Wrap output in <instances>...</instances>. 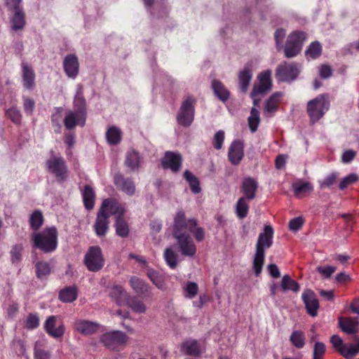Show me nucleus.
<instances>
[{
  "label": "nucleus",
  "mask_w": 359,
  "mask_h": 359,
  "mask_svg": "<svg viewBox=\"0 0 359 359\" xmlns=\"http://www.w3.org/2000/svg\"><path fill=\"white\" fill-rule=\"evenodd\" d=\"M189 233H192L197 242L205 238L204 229L198 226V221L194 219H187L183 210L177 212L172 226V235L177 240L182 255L194 257L196 253V246Z\"/></svg>",
  "instance_id": "f257e3e1"
},
{
  "label": "nucleus",
  "mask_w": 359,
  "mask_h": 359,
  "mask_svg": "<svg viewBox=\"0 0 359 359\" xmlns=\"http://www.w3.org/2000/svg\"><path fill=\"white\" fill-rule=\"evenodd\" d=\"M58 232L55 226L45 228L42 231L31 235L32 247L44 253L54 252L57 248Z\"/></svg>",
  "instance_id": "f03ea898"
},
{
  "label": "nucleus",
  "mask_w": 359,
  "mask_h": 359,
  "mask_svg": "<svg viewBox=\"0 0 359 359\" xmlns=\"http://www.w3.org/2000/svg\"><path fill=\"white\" fill-rule=\"evenodd\" d=\"M273 229L271 226H265L264 231L259 233L256 245V252L253 259V269L257 276L262 272L264 262V250L273 244Z\"/></svg>",
  "instance_id": "7ed1b4c3"
},
{
  "label": "nucleus",
  "mask_w": 359,
  "mask_h": 359,
  "mask_svg": "<svg viewBox=\"0 0 359 359\" xmlns=\"http://www.w3.org/2000/svg\"><path fill=\"white\" fill-rule=\"evenodd\" d=\"M47 171L54 175L57 182H65L69 175L68 168L65 158L57 154L53 150L50 151V157L46 160Z\"/></svg>",
  "instance_id": "20e7f679"
},
{
  "label": "nucleus",
  "mask_w": 359,
  "mask_h": 359,
  "mask_svg": "<svg viewBox=\"0 0 359 359\" xmlns=\"http://www.w3.org/2000/svg\"><path fill=\"white\" fill-rule=\"evenodd\" d=\"M330 101L327 94H321L307 103L306 111L310 122L315 123L318 121L329 109Z\"/></svg>",
  "instance_id": "39448f33"
},
{
  "label": "nucleus",
  "mask_w": 359,
  "mask_h": 359,
  "mask_svg": "<svg viewBox=\"0 0 359 359\" xmlns=\"http://www.w3.org/2000/svg\"><path fill=\"white\" fill-rule=\"evenodd\" d=\"M306 37L307 34L305 32L299 30L292 32L287 36L283 47L285 57L292 58L298 55L302 50Z\"/></svg>",
  "instance_id": "423d86ee"
},
{
  "label": "nucleus",
  "mask_w": 359,
  "mask_h": 359,
  "mask_svg": "<svg viewBox=\"0 0 359 359\" xmlns=\"http://www.w3.org/2000/svg\"><path fill=\"white\" fill-rule=\"evenodd\" d=\"M128 339V336L121 331L108 332L104 333L100 337L101 343L106 348L116 351L123 350Z\"/></svg>",
  "instance_id": "0eeeda50"
},
{
  "label": "nucleus",
  "mask_w": 359,
  "mask_h": 359,
  "mask_svg": "<svg viewBox=\"0 0 359 359\" xmlns=\"http://www.w3.org/2000/svg\"><path fill=\"white\" fill-rule=\"evenodd\" d=\"M83 263L88 271L97 272L104 265V258L100 247L90 246L85 255Z\"/></svg>",
  "instance_id": "6e6552de"
},
{
  "label": "nucleus",
  "mask_w": 359,
  "mask_h": 359,
  "mask_svg": "<svg viewBox=\"0 0 359 359\" xmlns=\"http://www.w3.org/2000/svg\"><path fill=\"white\" fill-rule=\"evenodd\" d=\"M196 100L193 96H188L182 102L177 115L178 123L182 126H189L194 119Z\"/></svg>",
  "instance_id": "1a4fd4ad"
},
{
  "label": "nucleus",
  "mask_w": 359,
  "mask_h": 359,
  "mask_svg": "<svg viewBox=\"0 0 359 359\" xmlns=\"http://www.w3.org/2000/svg\"><path fill=\"white\" fill-rule=\"evenodd\" d=\"M299 68L295 62H281L276 69V77L280 82H291L299 76Z\"/></svg>",
  "instance_id": "9d476101"
},
{
  "label": "nucleus",
  "mask_w": 359,
  "mask_h": 359,
  "mask_svg": "<svg viewBox=\"0 0 359 359\" xmlns=\"http://www.w3.org/2000/svg\"><path fill=\"white\" fill-rule=\"evenodd\" d=\"M271 74L272 72L270 69L263 71L258 74L257 83H255L252 88L253 95H264L272 89Z\"/></svg>",
  "instance_id": "9b49d317"
},
{
  "label": "nucleus",
  "mask_w": 359,
  "mask_h": 359,
  "mask_svg": "<svg viewBox=\"0 0 359 359\" xmlns=\"http://www.w3.org/2000/svg\"><path fill=\"white\" fill-rule=\"evenodd\" d=\"M99 210L101 211L103 210L104 213L109 214V217L111 215H115V217H123L126 212L125 205L121 203L114 198L104 199Z\"/></svg>",
  "instance_id": "f8f14e48"
},
{
  "label": "nucleus",
  "mask_w": 359,
  "mask_h": 359,
  "mask_svg": "<svg viewBox=\"0 0 359 359\" xmlns=\"http://www.w3.org/2000/svg\"><path fill=\"white\" fill-rule=\"evenodd\" d=\"M43 327L46 333L52 337L60 338L65 334V327L58 316H49L46 320Z\"/></svg>",
  "instance_id": "ddd939ff"
},
{
  "label": "nucleus",
  "mask_w": 359,
  "mask_h": 359,
  "mask_svg": "<svg viewBox=\"0 0 359 359\" xmlns=\"http://www.w3.org/2000/svg\"><path fill=\"white\" fill-rule=\"evenodd\" d=\"M116 189L128 196H133L136 191L135 184L132 178L126 177L121 172H116L113 177Z\"/></svg>",
  "instance_id": "4468645a"
},
{
  "label": "nucleus",
  "mask_w": 359,
  "mask_h": 359,
  "mask_svg": "<svg viewBox=\"0 0 359 359\" xmlns=\"http://www.w3.org/2000/svg\"><path fill=\"white\" fill-rule=\"evenodd\" d=\"M161 165L164 169H169L172 172H178L182 165V156L180 153L166 151L161 159Z\"/></svg>",
  "instance_id": "2eb2a0df"
},
{
  "label": "nucleus",
  "mask_w": 359,
  "mask_h": 359,
  "mask_svg": "<svg viewBox=\"0 0 359 359\" xmlns=\"http://www.w3.org/2000/svg\"><path fill=\"white\" fill-rule=\"evenodd\" d=\"M302 300L307 313L312 317L316 316L320 305L315 292L310 289L305 290L302 293Z\"/></svg>",
  "instance_id": "dca6fc26"
},
{
  "label": "nucleus",
  "mask_w": 359,
  "mask_h": 359,
  "mask_svg": "<svg viewBox=\"0 0 359 359\" xmlns=\"http://www.w3.org/2000/svg\"><path fill=\"white\" fill-rule=\"evenodd\" d=\"M109 228V214L98 210L93 225L94 231L99 237L105 236Z\"/></svg>",
  "instance_id": "f3484780"
},
{
  "label": "nucleus",
  "mask_w": 359,
  "mask_h": 359,
  "mask_svg": "<svg viewBox=\"0 0 359 359\" xmlns=\"http://www.w3.org/2000/svg\"><path fill=\"white\" fill-rule=\"evenodd\" d=\"M257 189L258 182L255 179L245 177L241 186V192L243 194L241 197L252 201L255 198Z\"/></svg>",
  "instance_id": "a211bd4d"
},
{
  "label": "nucleus",
  "mask_w": 359,
  "mask_h": 359,
  "mask_svg": "<svg viewBox=\"0 0 359 359\" xmlns=\"http://www.w3.org/2000/svg\"><path fill=\"white\" fill-rule=\"evenodd\" d=\"M284 94L282 92H275L272 93L264 103V112L269 116H272L279 109L282 103Z\"/></svg>",
  "instance_id": "6ab92c4d"
},
{
  "label": "nucleus",
  "mask_w": 359,
  "mask_h": 359,
  "mask_svg": "<svg viewBox=\"0 0 359 359\" xmlns=\"http://www.w3.org/2000/svg\"><path fill=\"white\" fill-rule=\"evenodd\" d=\"M63 68L67 76L75 79L79 74V62L75 54H68L63 60Z\"/></svg>",
  "instance_id": "aec40b11"
},
{
  "label": "nucleus",
  "mask_w": 359,
  "mask_h": 359,
  "mask_svg": "<svg viewBox=\"0 0 359 359\" xmlns=\"http://www.w3.org/2000/svg\"><path fill=\"white\" fill-rule=\"evenodd\" d=\"M7 8L13 14L11 20L12 29L15 31L22 29L25 25V14L21 4L15 7L8 6Z\"/></svg>",
  "instance_id": "412c9836"
},
{
  "label": "nucleus",
  "mask_w": 359,
  "mask_h": 359,
  "mask_svg": "<svg viewBox=\"0 0 359 359\" xmlns=\"http://www.w3.org/2000/svg\"><path fill=\"white\" fill-rule=\"evenodd\" d=\"M244 156L243 143L240 140H234L229 147L228 158L233 165H238Z\"/></svg>",
  "instance_id": "4be33fe9"
},
{
  "label": "nucleus",
  "mask_w": 359,
  "mask_h": 359,
  "mask_svg": "<svg viewBox=\"0 0 359 359\" xmlns=\"http://www.w3.org/2000/svg\"><path fill=\"white\" fill-rule=\"evenodd\" d=\"M238 85L241 90L245 93L252 78V62H248L238 75Z\"/></svg>",
  "instance_id": "5701e85b"
},
{
  "label": "nucleus",
  "mask_w": 359,
  "mask_h": 359,
  "mask_svg": "<svg viewBox=\"0 0 359 359\" xmlns=\"http://www.w3.org/2000/svg\"><path fill=\"white\" fill-rule=\"evenodd\" d=\"M99 327V324L96 323L81 319L76 320L74 325L75 330L83 335H90L95 333Z\"/></svg>",
  "instance_id": "b1692460"
},
{
  "label": "nucleus",
  "mask_w": 359,
  "mask_h": 359,
  "mask_svg": "<svg viewBox=\"0 0 359 359\" xmlns=\"http://www.w3.org/2000/svg\"><path fill=\"white\" fill-rule=\"evenodd\" d=\"M84 116L74 111H69L67 112L64 118V125L67 130L74 128L77 125L83 126L86 122Z\"/></svg>",
  "instance_id": "393cba45"
},
{
  "label": "nucleus",
  "mask_w": 359,
  "mask_h": 359,
  "mask_svg": "<svg viewBox=\"0 0 359 359\" xmlns=\"http://www.w3.org/2000/svg\"><path fill=\"white\" fill-rule=\"evenodd\" d=\"M22 85L28 90H33L35 87V73L32 67L26 62H22Z\"/></svg>",
  "instance_id": "a878e982"
},
{
  "label": "nucleus",
  "mask_w": 359,
  "mask_h": 359,
  "mask_svg": "<svg viewBox=\"0 0 359 359\" xmlns=\"http://www.w3.org/2000/svg\"><path fill=\"white\" fill-rule=\"evenodd\" d=\"M339 325L344 332L348 334H354L359 331V321L356 318L340 317Z\"/></svg>",
  "instance_id": "bb28decb"
},
{
  "label": "nucleus",
  "mask_w": 359,
  "mask_h": 359,
  "mask_svg": "<svg viewBox=\"0 0 359 359\" xmlns=\"http://www.w3.org/2000/svg\"><path fill=\"white\" fill-rule=\"evenodd\" d=\"M181 351L184 355L198 357L203 352L201 344L195 339H188L181 344Z\"/></svg>",
  "instance_id": "cd10ccee"
},
{
  "label": "nucleus",
  "mask_w": 359,
  "mask_h": 359,
  "mask_svg": "<svg viewBox=\"0 0 359 359\" xmlns=\"http://www.w3.org/2000/svg\"><path fill=\"white\" fill-rule=\"evenodd\" d=\"M109 296L117 305L123 306L126 305L130 294L126 291L123 286L115 285L111 288Z\"/></svg>",
  "instance_id": "c85d7f7f"
},
{
  "label": "nucleus",
  "mask_w": 359,
  "mask_h": 359,
  "mask_svg": "<svg viewBox=\"0 0 359 359\" xmlns=\"http://www.w3.org/2000/svg\"><path fill=\"white\" fill-rule=\"evenodd\" d=\"M73 104L74 111L86 117V102L83 96V87L81 85L78 86Z\"/></svg>",
  "instance_id": "c756f323"
},
{
  "label": "nucleus",
  "mask_w": 359,
  "mask_h": 359,
  "mask_svg": "<svg viewBox=\"0 0 359 359\" xmlns=\"http://www.w3.org/2000/svg\"><path fill=\"white\" fill-rule=\"evenodd\" d=\"M215 95L222 102H226L230 97V92L219 80L214 79L211 83Z\"/></svg>",
  "instance_id": "7c9ffc66"
},
{
  "label": "nucleus",
  "mask_w": 359,
  "mask_h": 359,
  "mask_svg": "<svg viewBox=\"0 0 359 359\" xmlns=\"http://www.w3.org/2000/svg\"><path fill=\"white\" fill-rule=\"evenodd\" d=\"M114 228L116 235L119 237L124 238L129 236L130 226L124 216L115 217Z\"/></svg>",
  "instance_id": "2f4dec72"
},
{
  "label": "nucleus",
  "mask_w": 359,
  "mask_h": 359,
  "mask_svg": "<svg viewBox=\"0 0 359 359\" xmlns=\"http://www.w3.org/2000/svg\"><path fill=\"white\" fill-rule=\"evenodd\" d=\"M82 198L84 207L88 210L94 208L95 202V192L90 185H85L82 190Z\"/></svg>",
  "instance_id": "473e14b6"
},
{
  "label": "nucleus",
  "mask_w": 359,
  "mask_h": 359,
  "mask_svg": "<svg viewBox=\"0 0 359 359\" xmlns=\"http://www.w3.org/2000/svg\"><path fill=\"white\" fill-rule=\"evenodd\" d=\"M129 284L137 294H147L150 292V286L137 276H132L129 280Z\"/></svg>",
  "instance_id": "72a5a7b5"
},
{
  "label": "nucleus",
  "mask_w": 359,
  "mask_h": 359,
  "mask_svg": "<svg viewBox=\"0 0 359 359\" xmlns=\"http://www.w3.org/2000/svg\"><path fill=\"white\" fill-rule=\"evenodd\" d=\"M292 187L294 196L299 198L308 196L313 190L312 184L309 182H298L293 184Z\"/></svg>",
  "instance_id": "f704fd0d"
},
{
  "label": "nucleus",
  "mask_w": 359,
  "mask_h": 359,
  "mask_svg": "<svg viewBox=\"0 0 359 359\" xmlns=\"http://www.w3.org/2000/svg\"><path fill=\"white\" fill-rule=\"evenodd\" d=\"M126 305L137 313H144L147 311V306L137 296L130 295Z\"/></svg>",
  "instance_id": "c9c22d12"
},
{
  "label": "nucleus",
  "mask_w": 359,
  "mask_h": 359,
  "mask_svg": "<svg viewBox=\"0 0 359 359\" xmlns=\"http://www.w3.org/2000/svg\"><path fill=\"white\" fill-rule=\"evenodd\" d=\"M250 200L242 197L238 200L235 205V212L238 219H243L248 216L250 209Z\"/></svg>",
  "instance_id": "e433bc0d"
},
{
  "label": "nucleus",
  "mask_w": 359,
  "mask_h": 359,
  "mask_svg": "<svg viewBox=\"0 0 359 359\" xmlns=\"http://www.w3.org/2000/svg\"><path fill=\"white\" fill-rule=\"evenodd\" d=\"M106 138L110 145H117L121 141L122 132L115 126H110L106 132Z\"/></svg>",
  "instance_id": "4c0bfd02"
},
{
  "label": "nucleus",
  "mask_w": 359,
  "mask_h": 359,
  "mask_svg": "<svg viewBox=\"0 0 359 359\" xmlns=\"http://www.w3.org/2000/svg\"><path fill=\"white\" fill-rule=\"evenodd\" d=\"M141 163L140 154L134 149L128 151L126 154L125 164L132 170L139 168Z\"/></svg>",
  "instance_id": "58836bf2"
},
{
  "label": "nucleus",
  "mask_w": 359,
  "mask_h": 359,
  "mask_svg": "<svg viewBox=\"0 0 359 359\" xmlns=\"http://www.w3.org/2000/svg\"><path fill=\"white\" fill-rule=\"evenodd\" d=\"M78 291L76 287H66L59 292V299L65 303L73 302L76 299Z\"/></svg>",
  "instance_id": "ea45409f"
},
{
  "label": "nucleus",
  "mask_w": 359,
  "mask_h": 359,
  "mask_svg": "<svg viewBox=\"0 0 359 359\" xmlns=\"http://www.w3.org/2000/svg\"><path fill=\"white\" fill-rule=\"evenodd\" d=\"M280 288L281 290L283 292L291 290L294 292H297L300 290V285L296 280H293L289 275H285L281 280Z\"/></svg>",
  "instance_id": "a19ab883"
},
{
  "label": "nucleus",
  "mask_w": 359,
  "mask_h": 359,
  "mask_svg": "<svg viewBox=\"0 0 359 359\" xmlns=\"http://www.w3.org/2000/svg\"><path fill=\"white\" fill-rule=\"evenodd\" d=\"M184 177L189 183L190 189L193 194H198L201 191L198 179L189 170H186L184 172Z\"/></svg>",
  "instance_id": "79ce46f5"
},
{
  "label": "nucleus",
  "mask_w": 359,
  "mask_h": 359,
  "mask_svg": "<svg viewBox=\"0 0 359 359\" xmlns=\"http://www.w3.org/2000/svg\"><path fill=\"white\" fill-rule=\"evenodd\" d=\"M43 216L41 210H36L30 215L29 223L30 228L34 231H38L43 224Z\"/></svg>",
  "instance_id": "37998d69"
},
{
  "label": "nucleus",
  "mask_w": 359,
  "mask_h": 359,
  "mask_svg": "<svg viewBox=\"0 0 359 359\" xmlns=\"http://www.w3.org/2000/svg\"><path fill=\"white\" fill-rule=\"evenodd\" d=\"M291 344L297 348H302L305 345L306 337L302 330H294L290 337Z\"/></svg>",
  "instance_id": "c03bdc74"
},
{
  "label": "nucleus",
  "mask_w": 359,
  "mask_h": 359,
  "mask_svg": "<svg viewBox=\"0 0 359 359\" xmlns=\"http://www.w3.org/2000/svg\"><path fill=\"white\" fill-rule=\"evenodd\" d=\"M147 276L158 288L163 289L164 287V278L159 272L153 269L148 268L147 269Z\"/></svg>",
  "instance_id": "a18cd8bd"
},
{
  "label": "nucleus",
  "mask_w": 359,
  "mask_h": 359,
  "mask_svg": "<svg viewBox=\"0 0 359 359\" xmlns=\"http://www.w3.org/2000/svg\"><path fill=\"white\" fill-rule=\"evenodd\" d=\"M45 342L43 340L36 341L34 348V359H50V353L45 351Z\"/></svg>",
  "instance_id": "49530a36"
},
{
  "label": "nucleus",
  "mask_w": 359,
  "mask_h": 359,
  "mask_svg": "<svg viewBox=\"0 0 359 359\" xmlns=\"http://www.w3.org/2000/svg\"><path fill=\"white\" fill-rule=\"evenodd\" d=\"M322 54V46L318 41L312 42L305 51L307 58L317 59Z\"/></svg>",
  "instance_id": "de8ad7c7"
},
{
  "label": "nucleus",
  "mask_w": 359,
  "mask_h": 359,
  "mask_svg": "<svg viewBox=\"0 0 359 359\" xmlns=\"http://www.w3.org/2000/svg\"><path fill=\"white\" fill-rule=\"evenodd\" d=\"M23 246L22 244H15L10 251L11 261L13 264H18L22 259Z\"/></svg>",
  "instance_id": "09e8293b"
},
{
  "label": "nucleus",
  "mask_w": 359,
  "mask_h": 359,
  "mask_svg": "<svg viewBox=\"0 0 359 359\" xmlns=\"http://www.w3.org/2000/svg\"><path fill=\"white\" fill-rule=\"evenodd\" d=\"M35 269L36 276L39 279H41L50 273V264L46 262H37L35 264Z\"/></svg>",
  "instance_id": "8fccbe9b"
},
{
  "label": "nucleus",
  "mask_w": 359,
  "mask_h": 359,
  "mask_svg": "<svg viewBox=\"0 0 359 359\" xmlns=\"http://www.w3.org/2000/svg\"><path fill=\"white\" fill-rule=\"evenodd\" d=\"M177 254L171 248H166L164 251V258L170 268L174 269L177 266Z\"/></svg>",
  "instance_id": "3c124183"
},
{
  "label": "nucleus",
  "mask_w": 359,
  "mask_h": 359,
  "mask_svg": "<svg viewBox=\"0 0 359 359\" xmlns=\"http://www.w3.org/2000/svg\"><path fill=\"white\" fill-rule=\"evenodd\" d=\"M248 125L250 130L254 133L257 130L260 122L259 112L257 108L252 107L250 110V116L248 118Z\"/></svg>",
  "instance_id": "603ef678"
},
{
  "label": "nucleus",
  "mask_w": 359,
  "mask_h": 359,
  "mask_svg": "<svg viewBox=\"0 0 359 359\" xmlns=\"http://www.w3.org/2000/svg\"><path fill=\"white\" fill-rule=\"evenodd\" d=\"M359 353V339L355 344H350L346 345L341 355L346 359H352L357 353Z\"/></svg>",
  "instance_id": "864d4df0"
},
{
  "label": "nucleus",
  "mask_w": 359,
  "mask_h": 359,
  "mask_svg": "<svg viewBox=\"0 0 359 359\" xmlns=\"http://www.w3.org/2000/svg\"><path fill=\"white\" fill-rule=\"evenodd\" d=\"M39 326V317L36 313H29L25 321V327L27 330H34Z\"/></svg>",
  "instance_id": "5fc2aeb1"
},
{
  "label": "nucleus",
  "mask_w": 359,
  "mask_h": 359,
  "mask_svg": "<svg viewBox=\"0 0 359 359\" xmlns=\"http://www.w3.org/2000/svg\"><path fill=\"white\" fill-rule=\"evenodd\" d=\"M6 114L13 123L16 125H20L21 123L22 115L16 107H13L8 109L6 111Z\"/></svg>",
  "instance_id": "6e6d98bb"
},
{
  "label": "nucleus",
  "mask_w": 359,
  "mask_h": 359,
  "mask_svg": "<svg viewBox=\"0 0 359 359\" xmlns=\"http://www.w3.org/2000/svg\"><path fill=\"white\" fill-rule=\"evenodd\" d=\"M184 297L189 299H193L197 294L198 291V285L194 282H188L184 288Z\"/></svg>",
  "instance_id": "4d7b16f0"
},
{
  "label": "nucleus",
  "mask_w": 359,
  "mask_h": 359,
  "mask_svg": "<svg viewBox=\"0 0 359 359\" xmlns=\"http://www.w3.org/2000/svg\"><path fill=\"white\" fill-rule=\"evenodd\" d=\"M358 180V176L355 173H351L346 177H344L339 183V188L344 190L348 186L354 184Z\"/></svg>",
  "instance_id": "13d9d810"
},
{
  "label": "nucleus",
  "mask_w": 359,
  "mask_h": 359,
  "mask_svg": "<svg viewBox=\"0 0 359 359\" xmlns=\"http://www.w3.org/2000/svg\"><path fill=\"white\" fill-rule=\"evenodd\" d=\"M225 134L224 130H219L217 131L213 137L212 139V145L213 147L219 150L222 148L223 143L224 141Z\"/></svg>",
  "instance_id": "bf43d9fd"
},
{
  "label": "nucleus",
  "mask_w": 359,
  "mask_h": 359,
  "mask_svg": "<svg viewBox=\"0 0 359 359\" xmlns=\"http://www.w3.org/2000/svg\"><path fill=\"white\" fill-rule=\"evenodd\" d=\"M330 342L335 350L340 354L346 345L344 344L343 340L338 335H333L330 339Z\"/></svg>",
  "instance_id": "052dcab7"
},
{
  "label": "nucleus",
  "mask_w": 359,
  "mask_h": 359,
  "mask_svg": "<svg viewBox=\"0 0 359 359\" xmlns=\"http://www.w3.org/2000/svg\"><path fill=\"white\" fill-rule=\"evenodd\" d=\"M319 76L324 79H328L332 76V69L331 66L325 64L320 65L318 67Z\"/></svg>",
  "instance_id": "680f3d73"
},
{
  "label": "nucleus",
  "mask_w": 359,
  "mask_h": 359,
  "mask_svg": "<svg viewBox=\"0 0 359 359\" xmlns=\"http://www.w3.org/2000/svg\"><path fill=\"white\" fill-rule=\"evenodd\" d=\"M23 100H24L23 107H24L25 112L27 115H29V116L32 115L33 111L35 107L34 100L29 97H24Z\"/></svg>",
  "instance_id": "e2e57ef3"
},
{
  "label": "nucleus",
  "mask_w": 359,
  "mask_h": 359,
  "mask_svg": "<svg viewBox=\"0 0 359 359\" xmlns=\"http://www.w3.org/2000/svg\"><path fill=\"white\" fill-rule=\"evenodd\" d=\"M317 271L320 273L324 278H328L335 272L337 268L332 266H318Z\"/></svg>",
  "instance_id": "0e129e2a"
},
{
  "label": "nucleus",
  "mask_w": 359,
  "mask_h": 359,
  "mask_svg": "<svg viewBox=\"0 0 359 359\" xmlns=\"http://www.w3.org/2000/svg\"><path fill=\"white\" fill-rule=\"evenodd\" d=\"M304 223V219L302 217H295L289 222V229L291 231H297L299 230Z\"/></svg>",
  "instance_id": "69168bd1"
},
{
  "label": "nucleus",
  "mask_w": 359,
  "mask_h": 359,
  "mask_svg": "<svg viewBox=\"0 0 359 359\" xmlns=\"http://www.w3.org/2000/svg\"><path fill=\"white\" fill-rule=\"evenodd\" d=\"M285 36V30L283 28L278 29L274 34V39L276 43L278 50L282 47L281 44Z\"/></svg>",
  "instance_id": "338daca9"
},
{
  "label": "nucleus",
  "mask_w": 359,
  "mask_h": 359,
  "mask_svg": "<svg viewBox=\"0 0 359 359\" xmlns=\"http://www.w3.org/2000/svg\"><path fill=\"white\" fill-rule=\"evenodd\" d=\"M326 352L325 345L320 341H317L314 344L313 356H325Z\"/></svg>",
  "instance_id": "774afa93"
}]
</instances>
